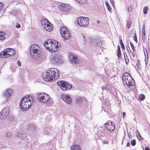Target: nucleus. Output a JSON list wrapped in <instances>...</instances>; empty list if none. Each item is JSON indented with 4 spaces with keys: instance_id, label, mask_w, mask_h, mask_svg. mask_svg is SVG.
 <instances>
[{
    "instance_id": "nucleus-22",
    "label": "nucleus",
    "mask_w": 150,
    "mask_h": 150,
    "mask_svg": "<svg viewBox=\"0 0 150 150\" xmlns=\"http://www.w3.org/2000/svg\"><path fill=\"white\" fill-rule=\"evenodd\" d=\"M27 128L29 129L31 131H33L35 129L36 127L34 124L31 123L28 125Z\"/></svg>"
},
{
    "instance_id": "nucleus-45",
    "label": "nucleus",
    "mask_w": 150,
    "mask_h": 150,
    "mask_svg": "<svg viewBox=\"0 0 150 150\" xmlns=\"http://www.w3.org/2000/svg\"><path fill=\"white\" fill-rule=\"evenodd\" d=\"M3 4L0 2V10H1L3 8Z\"/></svg>"
},
{
    "instance_id": "nucleus-20",
    "label": "nucleus",
    "mask_w": 150,
    "mask_h": 150,
    "mask_svg": "<svg viewBox=\"0 0 150 150\" xmlns=\"http://www.w3.org/2000/svg\"><path fill=\"white\" fill-rule=\"evenodd\" d=\"M17 137L20 138L21 139L23 140H25L27 138L26 134H24V132L23 131H20L19 132L17 135Z\"/></svg>"
},
{
    "instance_id": "nucleus-40",
    "label": "nucleus",
    "mask_w": 150,
    "mask_h": 150,
    "mask_svg": "<svg viewBox=\"0 0 150 150\" xmlns=\"http://www.w3.org/2000/svg\"><path fill=\"white\" fill-rule=\"evenodd\" d=\"M121 51H117V56L118 58L121 57Z\"/></svg>"
},
{
    "instance_id": "nucleus-55",
    "label": "nucleus",
    "mask_w": 150,
    "mask_h": 150,
    "mask_svg": "<svg viewBox=\"0 0 150 150\" xmlns=\"http://www.w3.org/2000/svg\"><path fill=\"white\" fill-rule=\"evenodd\" d=\"M145 62L146 64L147 63H146V59L145 60Z\"/></svg>"
},
{
    "instance_id": "nucleus-42",
    "label": "nucleus",
    "mask_w": 150,
    "mask_h": 150,
    "mask_svg": "<svg viewBox=\"0 0 150 150\" xmlns=\"http://www.w3.org/2000/svg\"><path fill=\"white\" fill-rule=\"evenodd\" d=\"M136 65L138 66V67L139 68L141 67V64H140V62L139 60H138L137 61V63Z\"/></svg>"
},
{
    "instance_id": "nucleus-47",
    "label": "nucleus",
    "mask_w": 150,
    "mask_h": 150,
    "mask_svg": "<svg viewBox=\"0 0 150 150\" xmlns=\"http://www.w3.org/2000/svg\"><path fill=\"white\" fill-rule=\"evenodd\" d=\"M21 27L19 23H17L16 25V27L17 28H19Z\"/></svg>"
},
{
    "instance_id": "nucleus-24",
    "label": "nucleus",
    "mask_w": 150,
    "mask_h": 150,
    "mask_svg": "<svg viewBox=\"0 0 150 150\" xmlns=\"http://www.w3.org/2000/svg\"><path fill=\"white\" fill-rule=\"evenodd\" d=\"M6 33L2 31H0V40H3L6 37Z\"/></svg>"
},
{
    "instance_id": "nucleus-27",
    "label": "nucleus",
    "mask_w": 150,
    "mask_h": 150,
    "mask_svg": "<svg viewBox=\"0 0 150 150\" xmlns=\"http://www.w3.org/2000/svg\"><path fill=\"white\" fill-rule=\"evenodd\" d=\"M81 37L83 38V44H85L86 43L85 36L84 34L83 33H81Z\"/></svg>"
},
{
    "instance_id": "nucleus-18",
    "label": "nucleus",
    "mask_w": 150,
    "mask_h": 150,
    "mask_svg": "<svg viewBox=\"0 0 150 150\" xmlns=\"http://www.w3.org/2000/svg\"><path fill=\"white\" fill-rule=\"evenodd\" d=\"M13 93V91L11 89H6L4 93V96L6 99V100L8 101V99L11 96V94Z\"/></svg>"
},
{
    "instance_id": "nucleus-39",
    "label": "nucleus",
    "mask_w": 150,
    "mask_h": 150,
    "mask_svg": "<svg viewBox=\"0 0 150 150\" xmlns=\"http://www.w3.org/2000/svg\"><path fill=\"white\" fill-rule=\"evenodd\" d=\"M134 40L135 41L136 43L137 42V35L136 33H134Z\"/></svg>"
},
{
    "instance_id": "nucleus-16",
    "label": "nucleus",
    "mask_w": 150,
    "mask_h": 150,
    "mask_svg": "<svg viewBox=\"0 0 150 150\" xmlns=\"http://www.w3.org/2000/svg\"><path fill=\"white\" fill-rule=\"evenodd\" d=\"M60 10L64 12H69L71 10V7L68 4H62L59 6Z\"/></svg>"
},
{
    "instance_id": "nucleus-28",
    "label": "nucleus",
    "mask_w": 150,
    "mask_h": 150,
    "mask_svg": "<svg viewBox=\"0 0 150 150\" xmlns=\"http://www.w3.org/2000/svg\"><path fill=\"white\" fill-rule=\"evenodd\" d=\"M10 121L11 125H15L17 123L16 120L15 118H11L10 120Z\"/></svg>"
},
{
    "instance_id": "nucleus-14",
    "label": "nucleus",
    "mask_w": 150,
    "mask_h": 150,
    "mask_svg": "<svg viewBox=\"0 0 150 150\" xmlns=\"http://www.w3.org/2000/svg\"><path fill=\"white\" fill-rule=\"evenodd\" d=\"M62 99L67 104L71 103L72 99L70 95L67 94H62L61 96Z\"/></svg>"
},
{
    "instance_id": "nucleus-9",
    "label": "nucleus",
    "mask_w": 150,
    "mask_h": 150,
    "mask_svg": "<svg viewBox=\"0 0 150 150\" xmlns=\"http://www.w3.org/2000/svg\"><path fill=\"white\" fill-rule=\"evenodd\" d=\"M61 59L60 55L56 53L53 54L51 57L52 62L54 64H58L61 63L62 62Z\"/></svg>"
},
{
    "instance_id": "nucleus-31",
    "label": "nucleus",
    "mask_w": 150,
    "mask_h": 150,
    "mask_svg": "<svg viewBox=\"0 0 150 150\" xmlns=\"http://www.w3.org/2000/svg\"><path fill=\"white\" fill-rule=\"evenodd\" d=\"M105 3L106 6L107 7L109 11H110L111 10V8L110 5L108 3V2H107V1L105 2Z\"/></svg>"
},
{
    "instance_id": "nucleus-53",
    "label": "nucleus",
    "mask_w": 150,
    "mask_h": 150,
    "mask_svg": "<svg viewBox=\"0 0 150 150\" xmlns=\"http://www.w3.org/2000/svg\"><path fill=\"white\" fill-rule=\"evenodd\" d=\"M145 150H150V149H149V147H146L145 148Z\"/></svg>"
},
{
    "instance_id": "nucleus-25",
    "label": "nucleus",
    "mask_w": 150,
    "mask_h": 150,
    "mask_svg": "<svg viewBox=\"0 0 150 150\" xmlns=\"http://www.w3.org/2000/svg\"><path fill=\"white\" fill-rule=\"evenodd\" d=\"M71 150H80V148L78 145H76L71 146Z\"/></svg>"
},
{
    "instance_id": "nucleus-41",
    "label": "nucleus",
    "mask_w": 150,
    "mask_h": 150,
    "mask_svg": "<svg viewBox=\"0 0 150 150\" xmlns=\"http://www.w3.org/2000/svg\"><path fill=\"white\" fill-rule=\"evenodd\" d=\"M130 45H131V47L132 48V50L133 52H134V45L133 44H132V43L131 42H130Z\"/></svg>"
},
{
    "instance_id": "nucleus-17",
    "label": "nucleus",
    "mask_w": 150,
    "mask_h": 150,
    "mask_svg": "<svg viewBox=\"0 0 150 150\" xmlns=\"http://www.w3.org/2000/svg\"><path fill=\"white\" fill-rule=\"evenodd\" d=\"M76 101L77 104L79 105H85L87 103V100L85 98L79 96L76 99Z\"/></svg>"
},
{
    "instance_id": "nucleus-8",
    "label": "nucleus",
    "mask_w": 150,
    "mask_h": 150,
    "mask_svg": "<svg viewBox=\"0 0 150 150\" xmlns=\"http://www.w3.org/2000/svg\"><path fill=\"white\" fill-rule=\"evenodd\" d=\"M78 24L80 26L86 27L89 24V18L85 17H79L77 20Z\"/></svg>"
},
{
    "instance_id": "nucleus-32",
    "label": "nucleus",
    "mask_w": 150,
    "mask_h": 150,
    "mask_svg": "<svg viewBox=\"0 0 150 150\" xmlns=\"http://www.w3.org/2000/svg\"><path fill=\"white\" fill-rule=\"evenodd\" d=\"M145 96L142 94H141L139 96V100L140 101H142L145 98Z\"/></svg>"
},
{
    "instance_id": "nucleus-1",
    "label": "nucleus",
    "mask_w": 150,
    "mask_h": 150,
    "mask_svg": "<svg viewBox=\"0 0 150 150\" xmlns=\"http://www.w3.org/2000/svg\"><path fill=\"white\" fill-rule=\"evenodd\" d=\"M59 75L57 69L52 68L48 71L43 72L42 77L43 79L46 81H53L58 79Z\"/></svg>"
},
{
    "instance_id": "nucleus-11",
    "label": "nucleus",
    "mask_w": 150,
    "mask_h": 150,
    "mask_svg": "<svg viewBox=\"0 0 150 150\" xmlns=\"http://www.w3.org/2000/svg\"><path fill=\"white\" fill-rule=\"evenodd\" d=\"M39 101L42 103H46L49 99L50 96L47 94L42 93L38 95Z\"/></svg>"
},
{
    "instance_id": "nucleus-33",
    "label": "nucleus",
    "mask_w": 150,
    "mask_h": 150,
    "mask_svg": "<svg viewBox=\"0 0 150 150\" xmlns=\"http://www.w3.org/2000/svg\"><path fill=\"white\" fill-rule=\"evenodd\" d=\"M148 8L147 6H145L143 9V12L144 13L146 14L147 13V11Z\"/></svg>"
},
{
    "instance_id": "nucleus-50",
    "label": "nucleus",
    "mask_w": 150,
    "mask_h": 150,
    "mask_svg": "<svg viewBox=\"0 0 150 150\" xmlns=\"http://www.w3.org/2000/svg\"><path fill=\"white\" fill-rule=\"evenodd\" d=\"M111 3L112 4V5H113V4H114V1L113 0H111L110 1Z\"/></svg>"
},
{
    "instance_id": "nucleus-6",
    "label": "nucleus",
    "mask_w": 150,
    "mask_h": 150,
    "mask_svg": "<svg viewBox=\"0 0 150 150\" xmlns=\"http://www.w3.org/2000/svg\"><path fill=\"white\" fill-rule=\"evenodd\" d=\"M14 50L13 49L8 48L4 50L0 53V58H8L13 55L14 54Z\"/></svg>"
},
{
    "instance_id": "nucleus-57",
    "label": "nucleus",
    "mask_w": 150,
    "mask_h": 150,
    "mask_svg": "<svg viewBox=\"0 0 150 150\" xmlns=\"http://www.w3.org/2000/svg\"><path fill=\"white\" fill-rule=\"evenodd\" d=\"M127 50L128 51H129V50H128V49H127Z\"/></svg>"
},
{
    "instance_id": "nucleus-44",
    "label": "nucleus",
    "mask_w": 150,
    "mask_h": 150,
    "mask_svg": "<svg viewBox=\"0 0 150 150\" xmlns=\"http://www.w3.org/2000/svg\"><path fill=\"white\" fill-rule=\"evenodd\" d=\"M120 45L121 46V47L122 49L124 50H125V48L123 43L121 44Z\"/></svg>"
},
{
    "instance_id": "nucleus-52",
    "label": "nucleus",
    "mask_w": 150,
    "mask_h": 150,
    "mask_svg": "<svg viewBox=\"0 0 150 150\" xmlns=\"http://www.w3.org/2000/svg\"><path fill=\"white\" fill-rule=\"evenodd\" d=\"M120 44L123 43L122 41V39L120 40Z\"/></svg>"
},
{
    "instance_id": "nucleus-38",
    "label": "nucleus",
    "mask_w": 150,
    "mask_h": 150,
    "mask_svg": "<svg viewBox=\"0 0 150 150\" xmlns=\"http://www.w3.org/2000/svg\"><path fill=\"white\" fill-rule=\"evenodd\" d=\"M127 8L128 10L129 11H131L132 10V7L131 5L128 6L127 7Z\"/></svg>"
},
{
    "instance_id": "nucleus-49",
    "label": "nucleus",
    "mask_w": 150,
    "mask_h": 150,
    "mask_svg": "<svg viewBox=\"0 0 150 150\" xmlns=\"http://www.w3.org/2000/svg\"><path fill=\"white\" fill-rule=\"evenodd\" d=\"M117 51H120V47L119 45H118L117 46Z\"/></svg>"
},
{
    "instance_id": "nucleus-21",
    "label": "nucleus",
    "mask_w": 150,
    "mask_h": 150,
    "mask_svg": "<svg viewBox=\"0 0 150 150\" xmlns=\"http://www.w3.org/2000/svg\"><path fill=\"white\" fill-rule=\"evenodd\" d=\"M51 24L50 23H48V24H47L45 26H44V28L46 30H47L48 31H51L53 30V27L51 26Z\"/></svg>"
},
{
    "instance_id": "nucleus-30",
    "label": "nucleus",
    "mask_w": 150,
    "mask_h": 150,
    "mask_svg": "<svg viewBox=\"0 0 150 150\" xmlns=\"http://www.w3.org/2000/svg\"><path fill=\"white\" fill-rule=\"evenodd\" d=\"M136 136L137 137L138 140H140L142 139L141 136L139 132L138 131L137 132V133H136Z\"/></svg>"
},
{
    "instance_id": "nucleus-35",
    "label": "nucleus",
    "mask_w": 150,
    "mask_h": 150,
    "mask_svg": "<svg viewBox=\"0 0 150 150\" xmlns=\"http://www.w3.org/2000/svg\"><path fill=\"white\" fill-rule=\"evenodd\" d=\"M131 22L132 21L130 20H129V21L127 22V27L128 28H130Z\"/></svg>"
},
{
    "instance_id": "nucleus-54",
    "label": "nucleus",
    "mask_w": 150,
    "mask_h": 150,
    "mask_svg": "<svg viewBox=\"0 0 150 150\" xmlns=\"http://www.w3.org/2000/svg\"><path fill=\"white\" fill-rule=\"evenodd\" d=\"M97 23H100V21H99V20H97Z\"/></svg>"
},
{
    "instance_id": "nucleus-56",
    "label": "nucleus",
    "mask_w": 150,
    "mask_h": 150,
    "mask_svg": "<svg viewBox=\"0 0 150 150\" xmlns=\"http://www.w3.org/2000/svg\"><path fill=\"white\" fill-rule=\"evenodd\" d=\"M107 143V142H104V143H105H105Z\"/></svg>"
},
{
    "instance_id": "nucleus-37",
    "label": "nucleus",
    "mask_w": 150,
    "mask_h": 150,
    "mask_svg": "<svg viewBox=\"0 0 150 150\" xmlns=\"http://www.w3.org/2000/svg\"><path fill=\"white\" fill-rule=\"evenodd\" d=\"M131 144L133 146H134L136 144V141L135 139L132 140L131 142Z\"/></svg>"
},
{
    "instance_id": "nucleus-19",
    "label": "nucleus",
    "mask_w": 150,
    "mask_h": 150,
    "mask_svg": "<svg viewBox=\"0 0 150 150\" xmlns=\"http://www.w3.org/2000/svg\"><path fill=\"white\" fill-rule=\"evenodd\" d=\"M100 41V40H99L94 39V40H92L91 41L96 47H98L100 48H102L103 47L102 46V44Z\"/></svg>"
},
{
    "instance_id": "nucleus-5",
    "label": "nucleus",
    "mask_w": 150,
    "mask_h": 150,
    "mask_svg": "<svg viewBox=\"0 0 150 150\" xmlns=\"http://www.w3.org/2000/svg\"><path fill=\"white\" fill-rule=\"evenodd\" d=\"M41 53V49L38 45L33 44L30 46V54L33 58L39 57Z\"/></svg>"
},
{
    "instance_id": "nucleus-4",
    "label": "nucleus",
    "mask_w": 150,
    "mask_h": 150,
    "mask_svg": "<svg viewBox=\"0 0 150 150\" xmlns=\"http://www.w3.org/2000/svg\"><path fill=\"white\" fill-rule=\"evenodd\" d=\"M122 79L124 84L128 88L133 86L135 84L133 79L128 73H125L123 75Z\"/></svg>"
},
{
    "instance_id": "nucleus-48",
    "label": "nucleus",
    "mask_w": 150,
    "mask_h": 150,
    "mask_svg": "<svg viewBox=\"0 0 150 150\" xmlns=\"http://www.w3.org/2000/svg\"><path fill=\"white\" fill-rule=\"evenodd\" d=\"M122 117L123 118H124L125 117L126 115H125V113L124 112H122Z\"/></svg>"
},
{
    "instance_id": "nucleus-29",
    "label": "nucleus",
    "mask_w": 150,
    "mask_h": 150,
    "mask_svg": "<svg viewBox=\"0 0 150 150\" xmlns=\"http://www.w3.org/2000/svg\"><path fill=\"white\" fill-rule=\"evenodd\" d=\"M5 136L7 138L11 137L12 136V133L10 132H7L6 133Z\"/></svg>"
},
{
    "instance_id": "nucleus-7",
    "label": "nucleus",
    "mask_w": 150,
    "mask_h": 150,
    "mask_svg": "<svg viewBox=\"0 0 150 150\" xmlns=\"http://www.w3.org/2000/svg\"><path fill=\"white\" fill-rule=\"evenodd\" d=\"M60 31L61 36L64 38V41L70 38L71 34L67 28L64 26H63L61 28Z\"/></svg>"
},
{
    "instance_id": "nucleus-36",
    "label": "nucleus",
    "mask_w": 150,
    "mask_h": 150,
    "mask_svg": "<svg viewBox=\"0 0 150 150\" xmlns=\"http://www.w3.org/2000/svg\"><path fill=\"white\" fill-rule=\"evenodd\" d=\"M76 1L81 4H83V3L86 1V0H76Z\"/></svg>"
},
{
    "instance_id": "nucleus-23",
    "label": "nucleus",
    "mask_w": 150,
    "mask_h": 150,
    "mask_svg": "<svg viewBox=\"0 0 150 150\" xmlns=\"http://www.w3.org/2000/svg\"><path fill=\"white\" fill-rule=\"evenodd\" d=\"M48 23L50 22L48 20L46 19H43L42 20L41 24L43 28H44V26H45L47 24H48Z\"/></svg>"
},
{
    "instance_id": "nucleus-3",
    "label": "nucleus",
    "mask_w": 150,
    "mask_h": 150,
    "mask_svg": "<svg viewBox=\"0 0 150 150\" xmlns=\"http://www.w3.org/2000/svg\"><path fill=\"white\" fill-rule=\"evenodd\" d=\"M46 49L51 52L57 51L59 48L58 42L57 41L51 39L48 40L44 42Z\"/></svg>"
},
{
    "instance_id": "nucleus-58",
    "label": "nucleus",
    "mask_w": 150,
    "mask_h": 150,
    "mask_svg": "<svg viewBox=\"0 0 150 150\" xmlns=\"http://www.w3.org/2000/svg\"><path fill=\"white\" fill-rule=\"evenodd\" d=\"M111 0H110V1H111Z\"/></svg>"
},
{
    "instance_id": "nucleus-12",
    "label": "nucleus",
    "mask_w": 150,
    "mask_h": 150,
    "mask_svg": "<svg viewBox=\"0 0 150 150\" xmlns=\"http://www.w3.org/2000/svg\"><path fill=\"white\" fill-rule=\"evenodd\" d=\"M9 113V108L6 107L4 108L0 112V119L3 120L6 118L8 116Z\"/></svg>"
},
{
    "instance_id": "nucleus-13",
    "label": "nucleus",
    "mask_w": 150,
    "mask_h": 150,
    "mask_svg": "<svg viewBox=\"0 0 150 150\" xmlns=\"http://www.w3.org/2000/svg\"><path fill=\"white\" fill-rule=\"evenodd\" d=\"M68 59L70 62L72 64H77L79 62L77 57L71 53H69V54Z\"/></svg>"
},
{
    "instance_id": "nucleus-15",
    "label": "nucleus",
    "mask_w": 150,
    "mask_h": 150,
    "mask_svg": "<svg viewBox=\"0 0 150 150\" xmlns=\"http://www.w3.org/2000/svg\"><path fill=\"white\" fill-rule=\"evenodd\" d=\"M105 126L107 129L111 131H113L115 128V125L110 121H108L105 124Z\"/></svg>"
},
{
    "instance_id": "nucleus-34",
    "label": "nucleus",
    "mask_w": 150,
    "mask_h": 150,
    "mask_svg": "<svg viewBox=\"0 0 150 150\" xmlns=\"http://www.w3.org/2000/svg\"><path fill=\"white\" fill-rule=\"evenodd\" d=\"M142 39L143 42H144V41L145 40V39H146L145 33H142Z\"/></svg>"
},
{
    "instance_id": "nucleus-2",
    "label": "nucleus",
    "mask_w": 150,
    "mask_h": 150,
    "mask_svg": "<svg viewBox=\"0 0 150 150\" xmlns=\"http://www.w3.org/2000/svg\"><path fill=\"white\" fill-rule=\"evenodd\" d=\"M33 102L31 96H28L24 97L21 101L20 105V109L23 111L26 110L31 106Z\"/></svg>"
},
{
    "instance_id": "nucleus-46",
    "label": "nucleus",
    "mask_w": 150,
    "mask_h": 150,
    "mask_svg": "<svg viewBox=\"0 0 150 150\" xmlns=\"http://www.w3.org/2000/svg\"><path fill=\"white\" fill-rule=\"evenodd\" d=\"M17 64L19 66H21V63L20 61L19 60H18L17 61Z\"/></svg>"
},
{
    "instance_id": "nucleus-43",
    "label": "nucleus",
    "mask_w": 150,
    "mask_h": 150,
    "mask_svg": "<svg viewBox=\"0 0 150 150\" xmlns=\"http://www.w3.org/2000/svg\"><path fill=\"white\" fill-rule=\"evenodd\" d=\"M142 33H145V25H143L142 27Z\"/></svg>"
},
{
    "instance_id": "nucleus-10",
    "label": "nucleus",
    "mask_w": 150,
    "mask_h": 150,
    "mask_svg": "<svg viewBox=\"0 0 150 150\" xmlns=\"http://www.w3.org/2000/svg\"><path fill=\"white\" fill-rule=\"evenodd\" d=\"M61 89L64 91L68 90L72 88L71 85L69 84L67 82L63 81H60L57 83Z\"/></svg>"
},
{
    "instance_id": "nucleus-51",
    "label": "nucleus",
    "mask_w": 150,
    "mask_h": 150,
    "mask_svg": "<svg viewBox=\"0 0 150 150\" xmlns=\"http://www.w3.org/2000/svg\"><path fill=\"white\" fill-rule=\"evenodd\" d=\"M130 145V143L129 142H128L127 143V144H126V146H129Z\"/></svg>"
},
{
    "instance_id": "nucleus-26",
    "label": "nucleus",
    "mask_w": 150,
    "mask_h": 150,
    "mask_svg": "<svg viewBox=\"0 0 150 150\" xmlns=\"http://www.w3.org/2000/svg\"><path fill=\"white\" fill-rule=\"evenodd\" d=\"M124 56L126 63L127 64L129 62V59L128 58V57L126 53L125 52L124 53Z\"/></svg>"
}]
</instances>
